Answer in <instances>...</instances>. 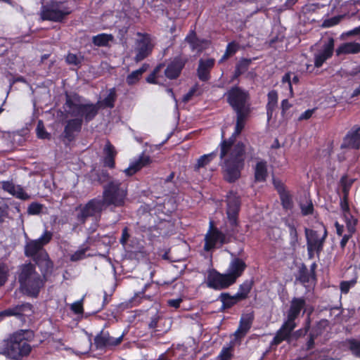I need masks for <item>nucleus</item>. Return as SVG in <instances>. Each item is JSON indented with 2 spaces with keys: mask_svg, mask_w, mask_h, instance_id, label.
<instances>
[{
  "mask_svg": "<svg viewBox=\"0 0 360 360\" xmlns=\"http://www.w3.org/2000/svg\"><path fill=\"white\" fill-rule=\"evenodd\" d=\"M64 108L72 118L65 122L61 136L63 142L69 144L75 141L82 131L83 123L88 124L96 117L100 108L98 103H80V97L77 94H66Z\"/></svg>",
  "mask_w": 360,
  "mask_h": 360,
  "instance_id": "f257e3e1",
  "label": "nucleus"
},
{
  "mask_svg": "<svg viewBox=\"0 0 360 360\" xmlns=\"http://www.w3.org/2000/svg\"><path fill=\"white\" fill-rule=\"evenodd\" d=\"M236 138L231 134L229 139H225L223 131L219 145V158L224 160L223 178L229 184L235 183L241 177L245 165V145L242 141L235 143Z\"/></svg>",
  "mask_w": 360,
  "mask_h": 360,
  "instance_id": "f03ea898",
  "label": "nucleus"
},
{
  "mask_svg": "<svg viewBox=\"0 0 360 360\" xmlns=\"http://www.w3.org/2000/svg\"><path fill=\"white\" fill-rule=\"evenodd\" d=\"M25 333L20 330L4 340L0 344V354L12 360H22L27 356L32 351V347L25 340Z\"/></svg>",
  "mask_w": 360,
  "mask_h": 360,
  "instance_id": "7ed1b4c3",
  "label": "nucleus"
},
{
  "mask_svg": "<svg viewBox=\"0 0 360 360\" xmlns=\"http://www.w3.org/2000/svg\"><path fill=\"white\" fill-rule=\"evenodd\" d=\"M17 274L21 288L28 295L37 297L46 281L36 271L35 265L30 262L23 264L19 266Z\"/></svg>",
  "mask_w": 360,
  "mask_h": 360,
  "instance_id": "20e7f679",
  "label": "nucleus"
},
{
  "mask_svg": "<svg viewBox=\"0 0 360 360\" xmlns=\"http://www.w3.org/2000/svg\"><path fill=\"white\" fill-rule=\"evenodd\" d=\"M226 101L236 112V117H248L250 113V105L248 103L250 94L248 91L236 85L226 93Z\"/></svg>",
  "mask_w": 360,
  "mask_h": 360,
  "instance_id": "39448f33",
  "label": "nucleus"
},
{
  "mask_svg": "<svg viewBox=\"0 0 360 360\" xmlns=\"http://www.w3.org/2000/svg\"><path fill=\"white\" fill-rule=\"evenodd\" d=\"M128 192L127 187L117 180L109 181L103 186V199L105 206L120 207L124 205Z\"/></svg>",
  "mask_w": 360,
  "mask_h": 360,
  "instance_id": "423d86ee",
  "label": "nucleus"
},
{
  "mask_svg": "<svg viewBox=\"0 0 360 360\" xmlns=\"http://www.w3.org/2000/svg\"><path fill=\"white\" fill-rule=\"evenodd\" d=\"M237 231L228 228L219 229L213 219L209 221V229L205 236V245L203 248H216L217 245H223L229 243L234 238L233 236Z\"/></svg>",
  "mask_w": 360,
  "mask_h": 360,
  "instance_id": "0eeeda50",
  "label": "nucleus"
},
{
  "mask_svg": "<svg viewBox=\"0 0 360 360\" xmlns=\"http://www.w3.org/2000/svg\"><path fill=\"white\" fill-rule=\"evenodd\" d=\"M72 13L70 8L64 1L51 0L42 5L40 16L43 20L61 22Z\"/></svg>",
  "mask_w": 360,
  "mask_h": 360,
  "instance_id": "6e6552de",
  "label": "nucleus"
},
{
  "mask_svg": "<svg viewBox=\"0 0 360 360\" xmlns=\"http://www.w3.org/2000/svg\"><path fill=\"white\" fill-rule=\"evenodd\" d=\"M46 249H25V254L31 257L41 271V276L46 282L53 271V263Z\"/></svg>",
  "mask_w": 360,
  "mask_h": 360,
  "instance_id": "1a4fd4ad",
  "label": "nucleus"
},
{
  "mask_svg": "<svg viewBox=\"0 0 360 360\" xmlns=\"http://www.w3.org/2000/svg\"><path fill=\"white\" fill-rule=\"evenodd\" d=\"M226 214L227 216L229 226L233 231L237 229L238 226V216L241 207L240 196L233 191H230L226 195Z\"/></svg>",
  "mask_w": 360,
  "mask_h": 360,
  "instance_id": "9d476101",
  "label": "nucleus"
},
{
  "mask_svg": "<svg viewBox=\"0 0 360 360\" xmlns=\"http://www.w3.org/2000/svg\"><path fill=\"white\" fill-rule=\"evenodd\" d=\"M139 39L135 42V52L136 56L134 60L136 62H140L147 57H148L153 52L154 44L152 40V36L146 32L136 33Z\"/></svg>",
  "mask_w": 360,
  "mask_h": 360,
  "instance_id": "9b49d317",
  "label": "nucleus"
},
{
  "mask_svg": "<svg viewBox=\"0 0 360 360\" xmlns=\"http://www.w3.org/2000/svg\"><path fill=\"white\" fill-rule=\"evenodd\" d=\"M105 207L104 201L99 198L91 199L80 209L77 219L80 223L84 224L89 217L101 216Z\"/></svg>",
  "mask_w": 360,
  "mask_h": 360,
  "instance_id": "f8f14e48",
  "label": "nucleus"
},
{
  "mask_svg": "<svg viewBox=\"0 0 360 360\" xmlns=\"http://www.w3.org/2000/svg\"><path fill=\"white\" fill-rule=\"evenodd\" d=\"M233 284L234 282L228 274H221L214 269L208 272L207 285L210 288L220 290L226 289Z\"/></svg>",
  "mask_w": 360,
  "mask_h": 360,
  "instance_id": "ddd939ff",
  "label": "nucleus"
},
{
  "mask_svg": "<svg viewBox=\"0 0 360 360\" xmlns=\"http://www.w3.org/2000/svg\"><path fill=\"white\" fill-rule=\"evenodd\" d=\"M124 333L118 338L111 336L108 331L102 330L94 339V344L97 349H112L123 341Z\"/></svg>",
  "mask_w": 360,
  "mask_h": 360,
  "instance_id": "4468645a",
  "label": "nucleus"
},
{
  "mask_svg": "<svg viewBox=\"0 0 360 360\" xmlns=\"http://www.w3.org/2000/svg\"><path fill=\"white\" fill-rule=\"evenodd\" d=\"M187 62L186 56L179 55L174 57L167 65L164 72L165 76L170 80L176 79L181 75Z\"/></svg>",
  "mask_w": 360,
  "mask_h": 360,
  "instance_id": "2eb2a0df",
  "label": "nucleus"
},
{
  "mask_svg": "<svg viewBox=\"0 0 360 360\" xmlns=\"http://www.w3.org/2000/svg\"><path fill=\"white\" fill-rule=\"evenodd\" d=\"M319 226V230L305 228L304 232L307 248H322L325 238L327 236V230L322 223Z\"/></svg>",
  "mask_w": 360,
  "mask_h": 360,
  "instance_id": "dca6fc26",
  "label": "nucleus"
},
{
  "mask_svg": "<svg viewBox=\"0 0 360 360\" xmlns=\"http://www.w3.org/2000/svg\"><path fill=\"white\" fill-rule=\"evenodd\" d=\"M343 36H359L360 39V25L354 27L342 34ZM338 56L342 54H354L360 53V44L357 42H346L342 44L335 50Z\"/></svg>",
  "mask_w": 360,
  "mask_h": 360,
  "instance_id": "f3484780",
  "label": "nucleus"
},
{
  "mask_svg": "<svg viewBox=\"0 0 360 360\" xmlns=\"http://www.w3.org/2000/svg\"><path fill=\"white\" fill-rule=\"evenodd\" d=\"M334 46L335 40L332 37H329L323 41L322 49L314 54V66L316 68H321L327 60L333 56Z\"/></svg>",
  "mask_w": 360,
  "mask_h": 360,
  "instance_id": "a211bd4d",
  "label": "nucleus"
},
{
  "mask_svg": "<svg viewBox=\"0 0 360 360\" xmlns=\"http://www.w3.org/2000/svg\"><path fill=\"white\" fill-rule=\"evenodd\" d=\"M121 255L122 258L120 261L122 262L129 260L134 263H147L150 261L149 253L146 249H135L134 250L123 249V252Z\"/></svg>",
  "mask_w": 360,
  "mask_h": 360,
  "instance_id": "6ab92c4d",
  "label": "nucleus"
},
{
  "mask_svg": "<svg viewBox=\"0 0 360 360\" xmlns=\"http://www.w3.org/2000/svg\"><path fill=\"white\" fill-rule=\"evenodd\" d=\"M343 148L359 150L360 148V125H354L347 133L341 146Z\"/></svg>",
  "mask_w": 360,
  "mask_h": 360,
  "instance_id": "aec40b11",
  "label": "nucleus"
},
{
  "mask_svg": "<svg viewBox=\"0 0 360 360\" xmlns=\"http://www.w3.org/2000/svg\"><path fill=\"white\" fill-rule=\"evenodd\" d=\"M215 64V59L212 58L200 59L197 68V76L202 82H207L211 78L210 72Z\"/></svg>",
  "mask_w": 360,
  "mask_h": 360,
  "instance_id": "412c9836",
  "label": "nucleus"
},
{
  "mask_svg": "<svg viewBox=\"0 0 360 360\" xmlns=\"http://www.w3.org/2000/svg\"><path fill=\"white\" fill-rule=\"evenodd\" d=\"M247 265L245 262L240 258L235 257L233 259L229 264L228 269V274L234 282L240 277L245 271Z\"/></svg>",
  "mask_w": 360,
  "mask_h": 360,
  "instance_id": "4be33fe9",
  "label": "nucleus"
},
{
  "mask_svg": "<svg viewBox=\"0 0 360 360\" xmlns=\"http://www.w3.org/2000/svg\"><path fill=\"white\" fill-rule=\"evenodd\" d=\"M103 165L113 169L115 167V157L117 155V151L115 146L110 143V141H107L103 148Z\"/></svg>",
  "mask_w": 360,
  "mask_h": 360,
  "instance_id": "5701e85b",
  "label": "nucleus"
},
{
  "mask_svg": "<svg viewBox=\"0 0 360 360\" xmlns=\"http://www.w3.org/2000/svg\"><path fill=\"white\" fill-rule=\"evenodd\" d=\"M31 309L32 305L30 303L18 304L13 307L6 309L0 311V322L8 316H20L25 309Z\"/></svg>",
  "mask_w": 360,
  "mask_h": 360,
  "instance_id": "b1692460",
  "label": "nucleus"
},
{
  "mask_svg": "<svg viewBox=\"0 0 360 360\" xmlns=\"http://www.w3.org/2000/svg\"><path fill=\"white\" fill-rule=\"evenodd\" d=\"M306 301L303 297H294L290 302L288 316L295 320L299 316L301 311L304 309Z\"/></svg>",
  "mask_w": 360,
  "mask_h": 360,
  "instance_id": "393cba45",
  "label": "nucleus"
},
{
  "mask_svg": "<svg viewBox=\"0 0 360 360\" xmlns=\"http://www.w3.org/2000/svg\"><path fill=\"white\" fill-rule=\"evenodd\" d=\"M295 280L305 286L307 283H315L316 278L311 275L304 264H302L299 266L297 274L295 276Z\"/></svg>",
  "mask_w": 360,
  "mask_h": 360,
  "instance_id": "a878e982",
  "label": "nucleus"
},
{
  "mask_svg": "<svg viewBox=\"0 0 360 360\" xmlns=\"http://www.w3.org/2000/svg\"><path fill=\"white\" fill-rule=\"evenodd\" d=\"M218 300L221 302V311L229 309L241 302L236 295H231L229 292H221Z\"/></svg>",
  "mask_w": 360,
  "mask_h": 360,
  "instance_id": "bb28decb",
  "label": "nucleus"
},
{
  "mask_svg": "<svg viewBox=\"0 0 360 360\" xmlns=\"http://www.w3.org/2000/svg\"><path fill=\"white\" fill-rule=\"evenodd\" d=\"M185 41L190 45L191 51H202V44L205 41L197 37L195 30H191L185 38Z\"/></svg>",
  "mask_w": 360,
  "mask_h": 360,
  "instance_id": "cd10ccee",
  "label": "nucleus"
},
{
  "mask_svg": "<svg viewBox=\"0 0 360 360\" xmlns=\"http://www.w3.org/2000/svg\"><path fill=\"white\" fill-rule=\"evenodd\" d=\"M255 181L256 182H264L268 176L267 162L260 160L257 162L255 167Z\"/></svg>",
  "mask_w": 360,
  "mask_h": 360,
  "instance_id": "c85d7f7f",
  "label": "nucleus"
},
{
  "mask_svg": "<svg viewBox=\"0 0 360 360\" xmlns=\"http://www.w3.org/2000/svg\"><path fill=\"white\" fill-rule=\"evenodd\" d=\"M162 259L170 262H179L186 259V254L179 252V249H164Z\"/></svg>",
  "mask_w": 360,
  "mask_h": 360,
  "instance_id": "c756f323",
  "label": "nucleus"
},
{
  "mask_svg": "<svg viewBox=\"0 0 360 360\" xmlns=\"http://www.w3.org/2000/svg\"><path fill=\"white\" fill-rule=\"evenodd\" d=\"M268 102L266 105L268 120L271 119L273 112L278 105V93L276 90L270 91L267 94Z\"/></svg>",
  "mask_w": 360,
  "mask_h": 360,
  "instance_id": "7c9ffc66",
  "label": "nucleus"
},
{
  "mask_svg": "<svg viewBox=\"0 0 360 360\" xmlns=\"http://www.w3.org/2000/svg\"><path fill=\"white\" fill-rule=\"evenodd\" d=\"M52 237V232L46 230L39 238L32 240L25 248H44L51 241Z\"/></svg>",
  "mask_w": 360,
  "mask_h": 360,
  "instance_id": "2f4dec72",
  "label": "nucleus"
},
{
  "mask_svg": "<svg viewBox=\"0 0 360 360\" xmlns=\"http://www.w3.org/2000/svg\"><path fill=\"white\" fill-rule=\"evenodd\" d=\"M253 285L254 281L252 280H245L239 285L238 290L235 295L240 301L245 300L248 298Z\"/></svg>",
  "mask_w": 360,
  "mask_h": 360,
  "instance_id": "473e14b6",
  "label": "nucleus"
},
{
  "mask_svg": "<svg viewBox=\"0 0 360 360\" xmlns=\"http://www.w3.org/2000/svg\"><path fill=\"white\" fill-rule=\"evenodd\" d=\"M148 65L144 63L138 70L132 71L126 78V82L128 85L132 86L136 84L141 78L142 75L147 71Z\"/></svg>",
  "mask_w": 360,
  "mask_h": 360,
  "instance_id": "72a5a7b5",
  "label": "nucleus"
},
{
  "mask_svg": "<svg viewBox=\"0 0 360 360\" xmlns=\"http://www.w3.org/2000/svg\"><path fill=\"white\" fill-rule=\"evenodd\" d=\"M277 191L283 209L286 210H291L293 207L292 196L289 192L285 191L284 185H281V188L277 187Z\"/></svg>",
  "mask_w": 360,
  "mask_h": 360,
  "instance_id": "f704fd0d",
  "label": "nucleus"
},
{
  "mask_svg": "<svg viewBox=\"0 0 360 360\" xmlns=\"http://www.w3.org/2000/svg\"><path fill=\"white\" fill-rule=\"evenodd\" d=\"M113 40L114 37L111 34L101 33L92 37V43L98 47H107Z\"/></svg>",
  "mask_w": 360,
  "mask_h": 360,
  "instance_id": "c9c22d12",
  "label": "nucleus"
},
{
  "mask_svg": "<svg viewBox=\"0 0 360 360\" xmlns=\"http://www.w3.org/2000/svg\"><path fill=\"white\" fill-rule=\"evenodd\" d=\"M240 49L239 44L236 41H232L226 45L225 52L221 58L219 60V63L221 64L229 58L234 56Z\"/></svg>",
  "mask_w": 360,
  "mask_h": 360,
  "instance_id": "e433bc0d",
  "label": "nucleus"
},
{
  "mask_svg": "<svg viewBox=\"0 0 360 360\" xmlns=\"http://www.w3.org/2000/svg\"><path fill=\"white\" fill-rule=\"evenodd\" d=\"M328 321L326 320H323L320 321L317 326L313 328L309 333V340L306 344V349L307 350L311 349L314 347V340L321 333V326L323 324H326Z\"/></svg>",
  "mask_w": 360,
  "mask_h": 360,
  "instance_id": "4c0bfd02",
  "label": "nucleus"
},
{
  "mask_svg": "<svg viewBox=\"0 0 360 360\" xmlns=\"http://www.w3.org/2000/svg\"><path fill=\"white\" fill-rule=\"evenodd\" d=\"M216 157V152L213 151L210 153L200 156L196 164L194 165V171L198 172L200 168H203L209 165L211 161Z\"/></svg>",
  "mask_w": 360,
  "mask_h": 360,
  "instance_id": "58836bf2",
  "label": "nucleus"
},
{
  "mask_svg": "<svg viewBox=\"0 0 360 360\" xmlns=\"http://www.w3.org/2000/svg\"><path fill=\"white\" fill-rule=\"evenodd\" d=\"M254 318L253 313L243 314L239 321L238 328L248 333L252 327Z\"/></svg>",
  "mask_w": 360,
  "mask_h": 360,
  "instance_id": "ea45409f",
  "label": "nucleus"
},
{
  "mask_svg": "<svg viewBox=\"0 0 360 360\" xmlns=\"http://www.w3.org/2000/svg\"><path fill=\"white\" fill-rule=\"evenodd\" d=\"M150 284H146L141 291L135 293L134 296L131 299L130 302L132 305H138L141 302V300L144 298L148 300H152V295H146V291Z\"/></svg>",
  "mask_w": 360,
  "mask_h": 360,
  "instance_id": "a19ab883",
  "label": "nucleus"
},
{
  "mask_svg": "<svg viewBox=\"0 0 360 360\" xmlns=\"http://www.w3.org/2000/svg\"><path fill=\"white\" fill-rule=\"evenodd\" d=\"M354 179H349L347 174H344L340 179V186L342 195H349L350 189L354 182Z\"/></svg>",
  "mask_w": 360,
  "mask_h": 360,
  "instance_id": "79ce46f5",
  "label": "nucleus"
},
{
  "mask_svg": "<svg viewBox=\"0 0 360 360\" xmlns=\"http://www.w3.org/2000/svg\"><path fill=\"white\" fill-rule=\"evenodd\" d=\"M117 99V94L115 88H111L108 91V95L102 101V104L109 108H112L115 106V103Z\"/></svg>",
  "mask_w": 360,
  "mask_h": 360,
  "instance_id": "37998d69",
  "label": "nucleus"
},
{
  "mask_svg": "<svg viewBox=\"0 0 360 360\" xmlns=\"http://www.w3.org/2000/svg\"><path fill=\"white\" fill-rule=\"evenodd\" d=\"M290 234V244L292 248H296L299 245V239L297 229L293 224L288 223L287 224Z\"/></svg>",
  "mask_w": 360,
  "mask_h": 360,
  "instance_id": "c03bdc74",
  "label": "nucleus"
},
{
  "mask_svg": "<svg viewBox=\"0 0 360 360\" xmlns=\"http://www.w3.org/2000/svg\"><path fill=\"white\" fill-rule=\"evenodd\" d=\"M36 133L37 136L40 139H51V134L49 132H47V131L45 129L44 122L41 120L37 122Z\"/></svg>",
  "mask_w": 360,
  "mask_h": 360,
  "instance_id": "a18cd8bd",
  "label": "nucleus"
},
{
  "mask_svg": "<svg viewBox=\"0 0 360 360\" xmlns=\"http://www.w3.org/2000/svg\"><path fill=\"white\" fill-rule=\"evenodd\" d=\"M165 66L163 63L158 64L151 72V73L146 78V81L149 84H158V75L161 69Z\"/></svg>",
  "mask_w": 360,
  "mask_h": 360,
  "instance_id": "49530a36",
  "label": "nucleus"
},
{
  "mask_svg": "<svg viewBox=\"0 0 360 360\" xmlns=\"http://www.w3.org/2000/svg\"><path fill=\"white\" fill-rule=\"evenodd\" d=\"M347 343L352 354L356 357L360 358V340L352 338L347 340Z\"/></svg>",
  "mask_w": 360,
  "mask_h": 360,
  "instance_id": "de8ad7c7",
  "label": "nucleus"
},
{
  "mask_svg": "<svg viewBox=\"0 0 360 360\" xmlns=\"http://www.w3.org/2000/svg\"><path fill=\"white\" fill-rule=\"evenodd\" d=\"M248 117H236V122L235 125L234 131L232 134L238 137L243 130L246 120Z\"/></svg>",
  "mask_w": 360,
  "mask_h": 360,
  "instance_id": "09e8293b",
  "label": "nucleus"
},
{
  "mask_svg": "<svg viewBox=\"0 0 360 360\" xmlns=\"http://www.w3.org/2000/svg\"><path fill=\"white\" fill-rule=\"evenodd\" d=\"M152 162V160L149 155H146L144 153H142L139 159L136 160L134 164L135 166L139 168V170H141L143 167L149 165Z\"/></svg>",
  "mask_w": 360,
  "mask_h": 360,
  "instance_id": "8fccbe9b",
  "label": "nucleus"
},
{
  "mask_svg": "<svg viewBox=\"0 0 360 360\" xmlns=\"http://www.w3.org/2000/svg\"><path fill=\"white\" fill-rule=\"evenodd\" d=\"M251 63L252 59L243 58L236 63L235 68L243 75L248 71Z\"/></svg>",
  "mask_w": 360,
  "mask_h": 360,
  "instance_id": "3c124183",
  "label": "nucleus"
},
{
  "mask_svg": "<svg viewBox=\"0 0 360 360\" xmlns=\"http://www.w3.org/2000/svg\"><path fill=\"white\" fill-rule=\"evenodd\" d=\"M295 321V319H290V317L287 316V320L283 323L280 330H281L282 331H283L290 336L291 332L296 327Z\"/></svg>",
  "mask_w": 360,
  "mask_h": 360,
  "instance_id": "603ef678",
  "label": "nucleus"
},
{
  "mask_svg": "<svg viewBox=\"0 0 360 360\" xmlns=\"http://www.w3.org/2000/svg\"><path fill=\"white\" fill-rule=\"evenodd\" d=\"M288 337L289 335L288 334L279 329L271 342V345L277 346L284 340H287Z\"/></svg>",
  "mask_w": 360,
  "mask_h": 360,
  "instance_id": "864d4df0",
  "label": "nucleus"
},
{
  "mask_svg": "<svg viewBox=\"0 0 360 360\" xmlns=\"http://www.w3.org/2000/svg\"><path fill=\"white\" fill-rule=\"evenodd\" d=\"M232 347H223L216 360H230L233 356Z\"/></svg>",
  "mask_w": 360,
  "mask_h": 360,
  "instance_id": "5fc2aeb1",
  "label": "nucleus"
},
{
  "mask_svg": "<svg viewBox=\"0 0 360 360\" xmlns=\"http://www.w3.org/2000/svg\"><path fill=\"white\" fill-rule=\"evenodd\" d=\"M356 283V279H352L350 281H341L340 284V291L343 294H347L351 288L354 287Z\"/></svg>",
  "mask_w": 360,
  "mask_h": 360,
  "instance_id": "6e6d98bb",
  "label": "nucleus"
},
{
  "mask_svg": "<svg viewBox=\"0 0 360 360\" xmlns=\"http://www.w3.org/2000/svg\"><path fill=\"white\" fill-rule=\"evenodd\" d=\"M43 205L38 202H32L27 208V213L30 215H37L41 213Z\"/></svg>",
  "mask_w": 360,
  "mask_h": 360,
  "instance_id": "4d7b16f0",
  "label": "nucleus"
},
{
  "mask_svg": "<svg viewBox=\"0 0 360 360\" xmlns=\"http://www.w3.org/2000/svg\"><path fill=\"white\" fill-rule=\"evenodd\" d=\"M89 249H79L73 255H71L70 259L72 262L79 261L90 256L89 254L86 255V251Z\"/></svg>",
  "mask_w": 360,
  "mask_h": 360,
  "instance_id": "13d9d810",
  "label": "nucleus"
},
{
  "mask_svg": "<svg viewBox=\"0 0 360 360\" xmlns=\"http://www.w3.org/2000/svg\"><path fill=\"white\" fill-rule=\"evenodd\" d=\"M129 231V229L127 226H125L122 231V236L120 239V242L123 246L128 245V243L131 241V236Z\"/></svg>",
  "mask_w": 360,
  "mask_h": 360,
  "instance_id": "bf43d9fd",
  "label": "nucleus"
},
{
  "mask_svg": "<svg viewBox=\"0 0 360 360\" xmlns=\"http://www.w3.org/2000/svg\"><path fill=\"white\" fill-rule=\"evenodd\" d=\"M8 268L7 266L3 264L0 263V287L4 285L7 281L8 278Z\"/></svg>",
  "mask_w": 360,
  "mask_h": 360,
  "instance_id": "052dcab7",
  "label": "nucleus"
},
{
  "mask_svg": "<svg viewBox=\"0 0 360 360\" xmlns=\"http://www.w3.org/2000/svg\"><path fill=\"white\" fill-rule=\"evenodd\" d=\"M65 61L68 64L74 65H80L82 63L81 59L76 54L72 53L67 55Z\"/></svg>",
  "mask_w": 360,
  "mask_h": 360,
  "instance_id": "680f3d73",
  "label": "nucleus"
},
{
  "mask_svg": "<svg viewBox=\"0 0 360 360\" xmlns=\"http://www.w3.org/2000/svg\"><path fill=\"white\" fill-rule=\"evenodd\" d=\"M70 309L75 314H82L84 312L83 299L77 301L71 304Z\"/></svg>",
  "mask_w": 360,
  "mask_h": 360,
  "instance_id": "e2e57ef3",
  "label": "nucleus"
},
{
  "mask_svg": "<svg viewBox=\"0 0 360 360\" xmlns=\"http://www.w3.org/2000/svg\"><path fill=\"white\" fill-rule=\"evenodd\" d=\"M301 213L303 216H307L313 214L314 205L311 201H309L307 205H300Z\"/></svg>",
  "mask_w": 360,
  "mask_h": 360,
  "instance_id": "0e129e2a",
  "label": "nucleus"
},
{
  "mask_svg": "<svg viewBox=\"0 0 360 360\" xmlns=\"http://www.w3.org/2000/svg\"><path fill=\"white\" fill-rule=\"evenodd\" d=\"M281 82L283 84H287L290 91V96H293V89L291 82V73L290 72H286L282 77Z\"/></svg>",
  "mask_w": 360,
  "mask_h": 360,
  "instance_id": "69168bd1",
  "label": "nucleus"
},
{
  "mask_svg": "<svg viewBox=\"0 0 360 360\" xmlns=\"http://www.w3.org/2000/svg\"><path fill=\"white\" fill-rule=\"evenodd\" d=\"M13 195L15 196L18 199L23 200H26L30 198V195L20 186L15 188V191Z\"/></svg>",
  "mask_w": 360,
  "mask_h": 360,
  "instance_id": "338daca9",
  "label": "nucleus"
},
{
  "mask_svg": "<svg viewBox=\"0 0 360 360\" xmlns=\"http://www.w3.org/2000/svg\"><path fill=\"white\" fill-rule=\"evenodd\" d=\"M1 187L4 191L9 193L10 194H14L15 191V186L14 184L9 181H4L1 182Z\"/></svg>",
  "mask_w": 360,
  "mask_h": 360,
  "instance_id": "774afa93",
  "label": "nucleus"
}]
</instances>
